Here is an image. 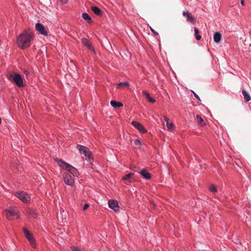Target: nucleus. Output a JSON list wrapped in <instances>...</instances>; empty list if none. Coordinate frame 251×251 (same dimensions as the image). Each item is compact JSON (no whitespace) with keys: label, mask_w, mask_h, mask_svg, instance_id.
I'll return each instance as SVG.
<instances>
[{"label":"nucleus","mask_w":251,"mask_h":251,"mask_svg":"<svg viewBox=\"0 0 251 251\" xmlns=\"http://www.w3.org/2000/svg\"><path fill=\"white\" fill-rule=\"evenodd\" d=\"M91 9L96 15L98 16H101L102 15L101 10L97 6H92L91 7Z\"/></svg>","instance_id":"18"},{"label":"nucleus","mask_w":251,"mask_h":251,"mask_svg":"<svg viewBox=\"0 0 251 251\" xmlns=\"http://www.w3.org/2000/svg\"><path fill=\"white\" fill-rule=\"evenodd\" d=\"M27 212L29 215L32 216L33 217H34V218H36L37 214L34 209H29L28 210H27Z\"/></svg>","instance_id":"26"},{"label":"nucleus","mask_w":251,"mask_h":251,"mask_svg":"<svg viewBox=\"0 0 251 251\" xmlns=\"http://www.w3.org/2000/svg\"><path fill=\"white\" fill-rule=\"evenodd\" d=\"M140 174L146 179H150L151 178V175L146 170L143 169L140 172Z\"/></svg>","instance_id":"17"},{"label":"nucleus","mask_w":251,"mask_h":251,"mask_svg":"<svg viewBox=\"0 0 251 251\" xmlns=\"http://www.w3.org/2000/svg\"><path fill=\"white\" fill-rule=\"evenodd\" d=\"M6 218L9 220H12L15 216H18L19 211L15 207H9L4 211Z\"/></svg>","instance_id":"3"},{"label":"nucleus","mask_w":251,"mask_h":251,"mask_svg":"<svg viewBox=\"0 0 251 251\" xmlns=\"http://www.w3.org/2000/svg\"><path fill=\"white\" fill-rule=\"evenodd\" d=\"M76 148L79 151L81 154H83L86 157L90 158L91 152L90 150L86 147L82 146L81 145H77Z\"/></svg>","instance_id":"6"},{"label":"nucleus","mask_w":251,"mask_h":251,"mask_svg":"<svg viewBox=\"0 0 251 251\" xmlns=\"http://www.w3.org/2000/svg\"><path fill=\"white\" fill-rule=\"evenodd\" d=\"M89 207V205L87 203H85L84 206H83V210H85L86 209H87L88 207Z\"/></svg>","instance_id":"31"},{"label":"nucleus","mask_w":251,"mask_h":251,"mask_svg":"<svg viewBox=\"0 0 251 251\" xmlns=\"http://www.w3.org/2000/svg\"><path fill=\"white\" fill-rule=\"evenodd\" d=\"M1 118H0V124H1Z\"/></svg>","instance_id":"37"},{"label":"nucleus","mask_w":251,"mask_h":251,"mask_svg":"<svg viewBox=\"0 0 251 251\" xmlns=\"http://www.w3.org/2000/svg\"><path fill=\"white\" fill-rule=\"evenodd\" d=\"M143 96L146 97L148 100L151 103H154L156 100L154 99L151 98L150 94L145 90H143L142 92Z\"/></svg>","instance_id":"15"},{"label":"nucleus","mask_w":251,"mask_h":251,"mask_svg":"<svg viewBox=\"0 0 251 251\" xmlns=\"http://www.w3.org/2000/svg\"><path fill=\"white\" fill-rule=\"evenodd\" d=\"M36 29L37 31H38L41 34L47 36L48 35V32L45 26L41 23H37L35 25Z\"/></svg>","instance_id":"9"},{"label":"nucleus","mask_w":251,"mask_h":251,"mask_svg":"<svg viewBox=\"0 0 251 251\" xmlns=\"http://www.w3.org/2000/svg\"><path fill=\"white\" fill-rule=\"evenodd\" d=\"M82 17L88 23H91L92 22L91 17L87 13H83L82 14Z\"/></svg>","instance_id":"23"},{"label":"nucleus","mask_w":251,"mask_h":251,"mask_svg":"<svg viewBox=\"0 0 251 251\" xmlns=\"http://www.w3.org/2000/svg\"><path fill=\"white\" fill-rule=\"evenodd\" d=\"M34 33L30 29L25 30L17 38L18 46L24 50L29 47L33 40Z\"/></svg>","instance_id":"1"},{"label":"nucleus","mask_w":251,"mask_h":251,"mask_svg":"<svg viewBox=\"0 0 251 251\" xmlns=\"http://www.w3.org/2000/svg\"><path fill=\"white\" fill-rule=\"evenodd\" d=\"M120 86H129V83L127 82H120V83H119V84H117V87H119Z\"/></svg>","instance_id":"27"},{"label":"nucleus","mask_w":251,"mask_h":251,"mask_svg":"<svg viewBox=\"0 0 251 251\" xmlns=\"http://www.w3.org/2000/svg\"><path fill=\"white\" fill-rule=\"evenodd\" d=\"M193 93L194 94V95L195 96V97L199 101H201V100L200 99V98L199 97V96L196 93H195L194 91H193Z\"/></svg>","instance_id":"29"},{"label":"nucleus","mask_w":251,"mask_h":251,"mask_svg":"<svg viewBox=\"0 0 251 251\" xmlns=\"http://www.w3.org/2000/svg\"><path fill=\"white\" fill-rule=\"evenodd\" d=\"M132 125L136 128L141 133H145L147 132V130L140 123L136 121H132Z\"/></svg>","instance_id":"13"},{"label":"nucleus","mask_w":251,"mask_h":251,"mask_svg":"<svg viewBox=\"0 0 251 251\" xmlns=\"http://www.w3.org/2000/svg\"><path fill=\"white\" fill-rule=\"evenodd\" d=\"M59 1L62 4H66L68 2V0H59Z\"/></svg>","instance_id":"33"},{"label":"nucleus","mask_w":251,"mask_h":251,"mask_svg":"<svg viewBox=\"0 0 251 251\" xmlns=\"http://www.w3.org/2000/svg\"><path fill=\"white\" fill-rule=\"evenodd\" d=\"M151 32L155 35H158V33L156 32L153 28H152L151 27Z\"/></svg>","instance_id":"32"},{"label":"nucleus","mask_w":251,"mask_h":251,"mask_svg":"<svg viewBox=\"0 0 251 251\" xmlns=\"http://www.w3.org/2000/svg\"><path fill=\"white\" fill-rule=\"evenodd\" d=\"M110 104L111 106L114 108L120 107L123 106V104L122 102L115 100H111L110 101Z\"/></svg>","instance_id":"20"},{"label":"nucleus","mask_w":251,"mask_h":251,"mask_svg":"<svg viewBox=\"0 0 251 251\" xmlns=\"http://www.w3.org/2000/svg\"><path fill=\"white\" fill-rule=\"evenodd\" d=\"M222 35L218 32H216L214 35V41L216 43H219L221 39Z\"/></svg>","instance_id":"21"},{"label":"nucleus","mask_w":251,"mask_h":251,"mask_svg":"<svg viewBox=\"0 0 251 251\" xmlns=\"http://www.w3.org/2000/svg\"><path fill=\"white\" fill-rule=\"evenodd\" d=\"M194 32L196 39L198 41L200 40L201 39V37L199 34V29L196 27H194Z\"/></svg>","instance_id":"24"},{"label":"nucleus","mask_w":251,"mask_h":251,"mask_svg":"<svg viewBox=\"0 0 251 251\" xmlns=\"http://www.w3.org/2000/svg\"><path fill=\"white\" fill-rule=\"evenodd\" d=\"M164 119L166 122L167 127L170 131H172L174 129V125L172 123H170L169 119L166 116H163Z\"/></svg>","instance_id":"16"},{"label":"nucleus","mask_w":251,"mask_h":251,"mask_svg":"<svg viewBox=\"0 0 251 251\" xmlns=\"http://www.w3.org/2000/svg\"><path fill=\"white\" fill-rule=\"evenodd\" d=\"M134 175V173L130 172L129 174H128L126 175H125L122 177V179L123 180H126L129 182H132L135 180L134 178L132 177Z\"/></svg>","instance_id":"14"},{"label":"nucleus","mask_w":251,"mask_h":251,"mask_svg":"<svg viewBox=\"0 0 251 251\" xmlns=\"http://www.w3.org/2000/svg\"><path fill=\"white\" fill-rule=\"evenodd\" d=\"M152 204H153L154 207L156 206V205L154 203H153Z\"/></svg>","instance_id":"36"},{"label":"nucleus","mask_w":251,"mask_h":251,"mask_svg":"<svg viewBox=\"0 0 251 251\" xmlns=\"http://www.w3.org/2000/svg\"><path fill=\"white\" fill-rule=\"evenodd\" d=\"M23 231L30 245L32 247L35 248L36 246L35 240L33 237L32 235L30 233L29 231L25 227L23 228Z\"/></svg>","instance_id":"7"},{"label":"nucleus","mask_w":251,"mask_h":251,"mask_svg":"<svg viewBox=\"0 0 251 251\" xmlns=\"http://www.w3.org/2000/svg\"><path fill=\"white\" fill-rule=\"evenodd\" d=\"M208 190L210 192L212 193H216L217 192V188L216 185L214 184L210 185L208 187Z\"/></svg>","instance_id":"25"},{"label":"nucleus","mask_w":251,"mask_h":251,"mask_svg":"<svg viewBox=\"0 0 251 251\" xmlns=\"http://www.w3.org/2000/svg\"><path fill=\"white\" fill-rule=\"evenodd\" d=\"M241 4L244 6L245 5V2H244V0H241Z\"/></svg>","instance_id":"34"},{"label":"nucleus","mask_w":251,"mask_h":251,"mask_svg":"<svg viewBox=\"0 0 251 251\" xmlns=\"http://www.w3.org/2000/svg\"><path fill=\"white\" fill-rule=\"evenodd\" d=\"M196 119L197 120V122L198 124L201 126H204L205 125V123H204L203 119L201 117V116L199 115H196Z\"/></svg>","instance_id":"22"},{"label":"nucleus","mask_w":251,"mask_h":251,"mask_svg":"<svg viewBox=\"0 0 251 251\" xmlns=\"http://www.w3.org/2000/svg\"><path fill=\"white\" fill-rule=\"evenodd\" d=\"M71 249L72 250V251H81L77 248L74 247V246L72 247Z\"/></svg>","instance_id":"30"},{"label":"nucleus","mask_w":251,"mask_h":251,"mask_svg":"<svg viewBox=\"0 0 251 251\" xmlns=\"http://www.w3.org/2000/svg\"><path fill=\"white\" fill-rule=\"evenodd\" d=\"M16 197L24 202L28 203L30 201V197L28 194L24 192H18L16 193Z\"/></svg>","instance_id":"4"},{"label":"nucleus","mask_w":251,"mask_h":251,"mask_svg":"<svg viewBox=\"0 0 251 251\" xmlns=\"http://www.w3.org/2000/svg\"><path fill=\"white\" fill-rule=\"evenodd\" d=\"M81 42L83 46H85L91 51L94 52V54L96 53V51L94 47L88 39L83 38L81 39Z\"/></svg>","instance_id":"10"},{"label":"nucleus","mask_w":251,"mask_h":251,"mask_svg":"<svg viewBox=\"0 0 251 251\" xmlns=\"http://www.w3.org/2000/svg\"><path fill=\"white\" fill-rule=\"evenodd\" d=\"M65 183L69 185L73 186L74 183V180L72 176L68 173H64L63 175Z\"/></svg>","instance_id":"12"},{"label":"nucleus","mask_w":251,"mask_h":251,"mask_svg":"<svg viewBox=\"0 0 251 251\" xmlns=\"http://www.w3.org/2000/svg\"><path fill=\"white\" fill-rule=\"evenodd\" d=\"M182 15L186 18L187 22L191 23L193 25L196 24V19L194 16L188 11H185L182 12Z\"/></svg>","instance_id":"8"},{"label":"nucleus","mask_w":251,"mask_h":251,"mask_svg":"<svg viewBox=\"0 0 251 251\" xmlns=\"http://www.w3.org/2000/svg\"><path fill=\"white\" fill-rule=\"evenodd\" d=\"M29 73L27 71H25V74L26 75V76L28 75Z\"/></svg>","instance_id":"35"},{"label":"nucleus","mask_w":251,"mask_h":251,"mask_svg":"<svg viewBox=\"0 0 251 251\" xmlns=\"http://www.w3.org/2000/svg\"><path fill=\"white\" fill-rule=\"evenodd\" d=\"M134 144L136 146L140 147L141 145V142L138 139H136L134 140Z\"/></svg>","instance_id":"28"},{"label":"nucleus","mask_w":251,"mask_h":251,"mask_svg":"<svg viewBox=\"0 0 251 251\" xmlns=\"http://www.w3.org/2000/svg\"><path fill=\"white\" fill-rule=\"evenodd\" d=\"M109 207L112 209L115 212H119V206L118 201L116 200H110L108 201Z\"/></svg>","instance_id":"11"},{"label":"nucleus","mask_w":251,"mask_h":251,"mask_svg":"<svg viewBox=\"0 0 251 251\" xmlns=\"http://www.w3.org/2000/svg\"><path fill=\"white\" fill-rule=\"evenodd\" d=\"M12 77V81L14 82L18 87H22L24 86V82L22 76L19 74H15L14 75H11Z\"/></svg>","instance_id":"5"},{"label":"nucleus","mask_w":251,"mask_h":251,"mask_svg":"<svg viewBox=\"0 0 251 251\" xmlns=\"http://www.w3.org/2000/svg\"><path fill=\"white\" fill-rule=\"evenodd\" d=\"M242 93L244 96L245 102H248L251 100L250 94L243 88L242 89Z\"/></svg>","instance_id":"19"},{"label":"nucleus","mask_w":251,"mask_h":251,"mask_svg":"<svg viewBox=\"0 0 251 251\" xmlns=\"http://www.w3.org/2000/svg\"><path fill=\"white\" fill-rule=\"evenodd\" d=\"M55 161L57 162L58 165L62 168L65 169L68 171L71 174L74 176H78L79 175V172L77 170L75 167H73L68 163L63 161L61 159L56 158Z\"/></svg>","instance_id":"2"}]
</instances>
